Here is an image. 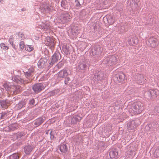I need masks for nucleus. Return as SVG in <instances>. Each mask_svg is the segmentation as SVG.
<instances>
[{
    "instance_id": "obj_27",
    "label": "nucleus",
    "mask_w": 159,
    "mask_h": 159,
    "mask_svg": "<svg viewBox=\"0 0 159 159\" xmlns=\"http://www.w3.org/2000/svg\"><path fill=\"white\" fill-rule=\"evenodd\" d=\"M155 111L157 113L159 114V104L157 105L154 108Z\"/></svg>"
},
{
    "instance_id": "obj_33",
    "label": "nucleus",
    "mask_w": 159,
    "mask_h": 159,
    "mask_svg": "<svg viewBox=\"0 0 159 159\" xmlns=\"http://www.w3.org/2000/svg\"><path fill=\"white\" fill-rule=\"evenodd\" d=\"M70 79L69 77H67L65 78V83L66 84V82H68L69 80H70Z\"/></svg>"
},
{
    "instance_id": "obj_24",
    "label": "nucleus",
    "mask_w": 159,
    "mask_h": 159,
    "mask_svg": "<svg viewBox=\"0 0 159 159\" xmlns=\"http://www.w3.org/2000/svg\"><path fill=\"white\" fill-rule=\"evenodd\" d=\"M33 49V47L31 45H27L25 47V50L29 52H30L32 51Z\"/></svg>"
},
{
    "instance_id": "obj_42",
    "label": "nucleus",
    "mask_w": 159,
    "mask_h": 159,
    "mask_svg": "<svg viewBox=\"0 0 159 159\" xmlns=\"http://www.w3.org/2000/svg\"><path fill=\"white\" fill-rule=\"evenodd\" d=\"M158 81L159 82V77L158 78Z\"/></svg>"
},
{
    "instance_id": "obj_20",
    "label": "nucleus",
    "mask_w": 159,
    "mask_h": 159,
    "mask_svg": "<svg viewBox=\"0 0 159 159\" xmlns=\"http://www.w3.org/2000/svg\"><path fill=\"white\" fill-rule=\"evenodd\" d=\"M1 105L2 108H7L9 105V103L6 101H2L1 102Z\"/></svg>"
},
{
    "instance_id": "obj_18",
    "label": "nucleus",
    "mask_w": 159,
    "mask_h": 159,
    "mask_svg": "<svg viewBox=\"0 0 159 159\" xmlns=\"http://www.w3.org/2000/svg\"><path fill=\"white\" fill-rule=\"evenodd\" d=\"M86 66V64L84 62H80L78 66L79 69L81 70H84Z\"/></svg>"
},
{
    "instance_id": "obj_12",
    "label": "nucleus",
    "mask_w": 159,
    "mask_h": 159,
    "mask_svg": "<svg viewBox=\"0 0 159 159\" xmlns=\"http://www.w3.org/2000/svg\"><path fill=\"white\" fill-rule=\"evenodd\" d=\"M71 18L70 15L69 14L66 13L63 15L62 20L63 23L67 22L69 21Z\"/></svg>"
},
{
    "instance_id": "obj_34",
    "label": "nucleus",
    "mask_w": 159,
    "mask_h": 159,
    "mask_svg": "<svg viewBox=\"0 0 159 159\" xmlns=\"http://www.w3.org/2000/svg\"><path fill=\"white\" fill-rule=\"evenodd\" d=\"M127 153L129 155H131L133 154L132 151V150H131L130 151H127Z\"/></svg>"
},
{
    "instance_id": "obj_3",
    "label": "nucleus",
    "mask_w": 159,
    "mask_h": 159,
    "mask_svg": "<svg viewBox=\"0 0 159 159\" xmlns=\"http://www.w3.org/2000/svg\"><path fill=\"white\" fill-rule=\"evenodd\" d=\"M139 125L136 120H132L127 123V127L128 129L132 130L135 129Z\"/></svg>"
},
{
    "instance_id": "obj_10",
    "label": "nucleus",
    "mask_w": 159,
    "mask_h": 159,
    "mask_svg": "<svg viewBox=\"0 0 159 159\" xmlns=\"http://www.w3.org/2000/svg\"><path fill=\"white\" fill-rule=\"evenodd\" d=\"M45 120V118L44 117H39L35 120L34 124L36 126H39L41 125Z\"/></svg>"
},
{
    "instance_id": "obj_13",
    "label": "nucleus",
    "mask_w": 159,
    "mask_h": 159,
    "mask_svg": "<svg viewBox=\"0 0 159 159\" xmlns=\"http://www.w3.org/2000/svg\"><path fill=\"white\" fill-rule=\"evenodd\" d=\"M117 61L116 58L115 56H113L109 58L108 62L110 63L111 65H113L116 63Z\"/></svg>"
},
{
    "instance_id": "obj_23",
    "label": "nucleus",
    "mask_w": 159,
    "mask_h": 159,
    "mask_svg": "<svg viewBox=\"0 0 159 159\" xmlns=\"http://www.w3.org/2000/svg\"><path fill=\"white\" fill-rule=\"evenodd\" d=\"M4 86L6 89L8 91H12L11 89V87H10V85L9 84L6 83L4 84Z\"/></svg>"
},
{
    "instance_id": "obj_19",
    "label": "nucleus",
    "mask_w": 159,
    "mask_h": 159,
    "mask_svg": "<svg viewBox=\"0 0 159 159\" xmlns=\"http://www.w3.org/2000/svg\"><path fill=\"white\" fill-rule=\"evenodd\" d=\"M137 39L136 38H132L130 39L129 41V43L130 45L134 46L136 44L137 42L136 41L137 40Z\"/></svg>"
},
{
    "instance_id": "obj_31",
    "label": "nucleus",
    "mask_w": 159,
    "mask_h": 159,
    "mask_svg": "<svg viewBox=\"0 0 159 159\" xmlns=\"http://www.w3.org/2000/svg\"><path fill=\"white\" fill-rule=\"evenodd\" d=\"M7 116V114L5 113H2L1 115V118L4 119L5 117Z\"/></svg>"
},
{
    "instance_id": "obj_22",
    "label": "nucleus",
    "mask_w": 159,
    "mask_h": 159,
    "mask_svg": "<svg viewBox=\"0 0 159 159\" xmlns=\"http://www.w3.org/2000/svg\"><path fill=\"white\" fill-rule=\"evenodd\" d=\"M19 156L17 153L13 154L9 156V159H18Z\"/></svg>"
},
{
    "instance_id": "obj_39",
    "label": "nucleus",
    "mask_w": 159,
    "mask_h": 159,
    "mask_svg": "<svg viewBox=\"0 0 159 159\" xmlns=\"http://www.w3.org/2000/svg\"><path fill=\"white\" fill-rule=\"evenodd\" d=\"M20 35H21V36L20 37L22 39H23V38H25L24 35L22 34H21Z\"/></svg>"
},
{
    "instance_id": "obj_36",
    "label": "nucleus",
    "mask_w": 159,
    "mask_h": 159,
    "mask_svg": "<svg viewBox=\"0 0 159 159\" xmlns=\"http://www.w3.org/2000/svg\"><path fill=\"white\" fill-rule=\"evenodd\" d=\"M9 42H10V43L12 45V46H13V47L15 48V46H13V43L10 40H9Z\"/></svg>"
},
{
    "instance_id": "obj_40",
    "label": "nucleus",
    "mask_w": 159,
    "mask_h": 159,
    "mask_svg": "<svg viewBox=\"0 0 159 159\" xmlns=\"http://www.w3.org/2000/svg\"><path fill=\"white\" fill-rule=\"evenodd\" d=\"M2 2H3V1H2V0H0V3H2Z\"/></svg>"
},
{
    "instance_id": "obj_38",
    "label": "nucleus",
    "mask_w": 159,
    "mask_h": 159,
    "mask_svg": "<svg viewBox=\"0 0 159 159\" xmlns=\"http://www.w3.org/2000/svg\"><path fill=\"white\" fill-rule=\"evenodd\" d=\"M92 54L93 55V56H94L95 55H96L97 54V52H96L95 53H93V51H92Z\"/></svg>"
},
{
    "instance_id": "obj_37",
    "label": "nucleus",
    "mask_w": 159,
    "mask_h": 159,
    "mask_svg": "<svg viewBox=\"0 0 159 159\" xmlns=\"http://www.w3.org/2000/svg\"><path fill=\"white\" fill-rule=\"evenodd\" d=\"M50 130H48L46 131V134H48L49 133H50Z\"/></svg>"
},
{
    "instance_id": "obj_35",
    "label": "nucleus",
    "mask_w": 159,
    "mask_h": 159,
    "mask_svg": "<svg viewBox=\"0 0 159 159\" xmlns=\"http://www.w3.org/2000/svg\"><path fill=\"white\" fill-rule=\"evenodd\" d=\"M30 103L32 104H34V99L31 100L30 101Z\"/></svg>"
},
{
    "instance_id": "obj_6",
    "label": "nucleus",
    "mask_w": 159,
    "mask_h": 159,
    "mask_svg": "<svg viewBox=\"0 0 159 159\" xmlns=\"http://www.w3.org/2000/svg\"><path fill=\"white\" fill-rule=\"evenodd\" d=\"M104 22L106 24L108 23L109 25H113L114 23V20L112 16L111 15H107L104 18Z\"/></svg>"
},
{
    "instance_id": "obj_14",
    "label": "nucleus",
    "mask_w": 159,
    "mask_h": 159,
    "mask_svg": "<svg viewBox=\"0 0 159 159\" xmlns=\"http://www.w3.org/2000/svg\"><path fill=\"white\" fill-rule=\"evenodd\" d=\"M33 149V148L31 146L29 145L25 146L24 148V150L26 154H29Z\"/></svg>"
},
{
    "instance_id": "obj_4",
    "label": "nucleus",
    "mask_w": 159,
    "mask_h": 159,
    "mask_svg": "<svg viewBox=\"0 0 159 159\" xmlns=\"http://www.w3.org/2000/svg\"><path fill=\"white\" fill-rule=\"evenodd\" d=\"M46 45L48 46L50 48H53L55 46V43L53 39L51 37H48L46 38L45 40Z\"/></svg>"
},
{
    "instance_id": "obj_26",
    "label": "nucleus",
    "mask_w": 159,
    "mask_h": 159,
    "mask_svg": "<svg viewBox=\"0 0 159 159\" xmlns=\"http://www.w3.org/2000/svg\"><path fill=\"white\" fill-rule=\"evenodd\" d=\"M139 83H143L144 82V77L143 76L140 75L139 77Z\"/></svg>"
},
{
    "instance_id": "obj_8",
    "label": "nucleus",
    "mask_w": 159,
    "mask_h": 159,
    "mask_svg": "<svg viewBox=\"0 0 159 159\" xmlns=\"http://www.w3.org/2000/svg\"><path fill=\"white\" fill-rule=\"evenodd\" d=\"M68 75V73L66 70L63 69L61 70L57 74V77L58 79H63Z\"/></svg>"
},
{
    "instance_id": "obj_29",
    "label": "nucleus",
    "mask_w": 159,
    "mask_h": 159,
    "mask_svg": "<svg viewBox=\"0 0 159 159\" xmlns=\"http://www.w3.org/2000/svg\"><path fill=\"white\" fill-rule=\"evenodd\" d=\"M75 2H77L75 5L77 7H80L81 6V5L80 4L79 1L78 0H75Z\"/></svg>"
},
{
    "instance_id": "obj_1",
    "label": "nucleus",
    "mask_w": 159,
    "mask_h": 159,
    "mask_svg": "<svg viewBox=\"0 0 159 159\" xmlns=\"http://www.w3.org/2000/svg\"><path fill=\"white\" fill-rule=\"evenodd\" d=\"M131 110L129 111L134 114L138 115L141 113L143 110V104L140 102H134L132 104Z\"/></svg>"
},
{
    "instance_id": "obj_41",
    "label": "nucleus",
    "mask_w": 159,
    "mask_h": 159,
    "mask_svg": "<svg viewBox=\"0 0 159 159\" xmlns=\"http://www.w3.org/2000/svg\"><path fill=\"white\" fill-rule=\"evenodd\" d=\"M10 39H13V37H12V36H11L10 37Z\"/></svg>"
},
{
    "instance_id": "obj_28",
    "label": "nucleus",
    "mask_w": 159,
    "mask_h": 159,
    "mask_svg": "<svg viewBox=\"0 0 159 159\" xmlns=\"http://www.w3.org/2000/svg\"><path fill=\"white\" fill-rule=\"evenodd\" d=\"M52 130H51L50 132V138L51 139H53L54 138V134L53 133Z\"/></svg>"
},
{
    "instance_id": "obj_9",
    "label": "nucleus",
    "mask_w": 159,
    "mask_h": 159,
    "mask_svg": "<svg viewBox=\"0 0 159 159\" xmlns=\"http://www.w3.org/2000/svg\"><path fill=\"white\" fill-rule=\"evenodd\" d=\"M110 156L111 159H117L118 157V153L115 150H112L110 152Z\"/></svg>"
},
{
    "instance_id": "obj_25",
    "label": "nucleus",
    "mask_w": 159,
    "mask_h": 159,
    "mask_svg": "<svg viewBox=\"0 0 159 159\" xmlns=\"http://www.w3.org/2000/svg\"><path fill=\"white\" fill-rule=\"evenodd\" d=\"M0 47L2 48L4 50H7L8 49V47L6 46V44L3 43H2L0 44Z\"/></svg>"
},
{
    "instance_id": "obj_43",
    "label": "nucleus",
    "mask_w": 159,
    "mask_h": 159,
    "mask_svg": "<svg viewBox=\"0 0 159 159\" xmlns=\"http://www.w3.org/2000/svg\"><path fill=\"white\" fill-rule=\"evenodd\" d=\"M22 10V11H24L25 10H24V9H22V10Z\"/></svg>"
},
{
    "instance_id": "obj_21",
    "label": "nucleus",
    "mask_w": 159,
    "mask_h": 159,
    "mask_svg": "<svg viewBox=\"0 0 159 159\" xmlns=\"http://www.w3.org/2000/svg\"><path fill=\"white\" fill-rule=\"evenodd\" d=\"M19 47L21 50H22L25 47V43L23 41H21L19 43Z\"/></svg>"
},
{
    "instance_id": "obj_32",
    "label": "nucleus",
    "mask_w": 159,
    "mask_h": 159,
    "mask_svg": "<svg viewBox=\"0 0 159 159\" xmlns=\"http://www.w3.org/2000/svg\"><path fill=\"white\" fill-rule=\"evenodd\" d=\"M33 71V70H32L30 71L29 70L28 72H27V76H29L31 75V73Z\"/></svg>"
},
{
    "instance_id": "obj_15",
    "label": "nucleus",
    "mask_w": 159,
    "mask_h": 159,
    "mask_svg": "<svg viewBox=\"0 0 159 159\" xmlns=\"http://www.w3.org/2000/svg\"><path fill=\"white\" fill-rule=\"evenodd\" d=\"M59 59V56L56 54H54L52 57L51 63H52V64H54Z\"/></svg>"
},
{
    "instance_id": "obj_30",
    "label": "nucleus",
    "mask_w": 159,
    "mask_h": 159,
    "mask_svg": "<svg viewBox=\"0 0 159 159\" xmlns=\"http://www.w3.org/2000/svg\"><path fill=\"white\" fill-rule=\"evenodd\" d=\"M155 152L157 156L159 157V148L155 150Z\"/></svg>"
},
{
    "instance_id": "obj_11",
    "label": "nucleus",
    "mask_w": 159,
    "mask_h": 159,
    "mask_svg": "<svg viewBox=\"0 0 159 159\" xmlns=\"http://www.w3.org/2000/svg\"><path fill=\"white\" fill-rule=\"evenodd\" d=\"M82 119V117H80L79 115L75 116L72 118L71 123L72 124L77 123L78 122L80 121Z\"/></svg>"
},
{
    "instance_id": "obj_7",
    "label": "nucleus",
    "mask_w": 159,
    "mask_h": 159,
    "mask_svg": "<svg viewBox=\"0 0 159 159\" xmlns=\"http://www.w3.org/2000/svg\"><path fill=\"white\" fill-rule=\"evenodd\" d=\"M44 86L41 83L37 84H35L33 87L34 91L35 93H38L43 89Z\"/></svg>"
},
{
    "instance_id": "obj_16",
    "label": "nucleus",
    "mask_w": 159,
    "mask_h": 159,
    "mask_svg": "<svg viewBox=\"0 0 159 159\" xmlns=\"http://www.w3.org/2000/svg\"><path fill=\"white\" fill-rule=\"evenodd\" d=\"M67 147L66 144H63L61 145L60 147V151L63 153H66L67 151Z\"/></svg>"
},
{
    "instance_id": "obj_2",
    "label": "nucleus",
    "mask_w": 159,
    "mask_h": 159,
    "mask_svg": "<svg viewBox=\"0 0 159 159\" xmlns=\"http://www.w3.org/2000/svg\"><path fill=\"white\" fill-rule=\"evenodd\" d=\"M149 46L152 48H155L158 45V40L154 36H151L148 39Z\"/></svg>"
},
{
    "instance_id": "obj_5",
    "label": "nucleus",
    "mask_w": 159,
    "mask_h": 159,
    "mask_svg": "<svg viewBox=\"0 0 159 159\" xmlns=\"http://www.w3.org/2000/svg\"><path fill=\"white\" fill-rule=\"evenodd\" d=\"M148 93H149V96L151 99H155L157 96L159 92L158 91L157 89H150Z\"/></svg>"
},
{
    "instance_id": "obj_17",
    "label": "nucleus",
    "mask_w": 159,
    "mask_h": 159,
    "mask_svg": "<svg viewBox=\"0 0 159 159\" xmlns=\"http://www.w3.org/2000/svg\"><path fill=\"white\" fill-rule=\"evenodd\" d=\"M125 75L123 72H120L119 74V79L118 81L119 82H123L125 80Z\"/></svg>"
}]
</instances>
